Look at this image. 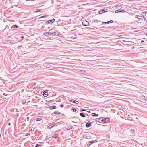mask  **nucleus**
<instances>
[{"label":"nucleus","instance_id":"nucleus-7","mask_svg":"<svg viewBox=\"0 0 147 147\" xmlns=\"http://www.w3.org/2000/svg\"><path fill=\"white\" fill-rule=\"evenodd\" d=\"M53 30H54L53 29H52L49 31L48 32L49 35H52V34H53Z\"/></svg>","mask_w":147,"mask_h":147},{"label":"nucleus","instance_id":"nucleus-23","mask_svg":"<svg viewBox=\"0 0 147 147\" xmlns=\"http://www.w3.org/2000/svg\"><path fill=\"white\" fill-rule=\"evenodd\" d=\"M41 11V10L38 9L36 11H34V12L37 13L38 12H40Z\"/></svg>","mask_w":147,"mask_h":147},{"label":"nucleus","instance_id":"nucleus-13","mask_svg":"<svg viewBox=\"0 0 147 147\" xmlns=\"http://www.w3.org/2000/svg\"><path fill=\"white\" fill-rule=\"evenodd\" d=\"M146 20L147 21V13H146L145 15V16L144 17Z\"/></svg>","mask_w":147,"mask_h":147},{"label":"nucleus","instance_id":"nucleus-22","mask_svg":"<svg viewBox=\"0 0 147 147\" xmlns=\"http://www.w3.org/2000/svg\"><path fill=\"white\" fill-rule=\"evenodd\" d=\"M109 21H108L107 22H103L102 23V24H109Z\"/></svg>","mask_w":147,"mask_h":147},{"label":"nucleus","instance_id":"nucleus-44","mask_svg":"<svg viewBox=\"0 0 147 147\" xmlns=\"http://www.w3.org/2000/svg\"><path fill=\"white\" fill-rule=\"evenodd\" d=\"M22 38H24V37H23V36H22Z\"/></svg>","mask_w":147,"mask_h":147},{"label":"nucleus","instance_id":"nucleus-45","mask_svg":"<svg viewBox=\"0 0 147 147\" xmlns=\"http://www.w3.org/2000/svg\"><path fill=\"white\" fill-rule=\"evenodd\" d=\"M96 22H98V20H96Z\"/></svg>","mask_w":147,"mask_h":147},{"label":"nucleus","instance_id":"nucleus-33","mask_svg":"<svg viewBox=\"0 0 147 147\" xmlns=\"http://www.w3.org/2000/svg\"><path fill=\"white\" fill-rule=\"evenodd\" d=\"M119 9L115 11V13H118L119 12Z\"/></svg>","mask_w":147,"mask_h":147},{"label":"nucleus","instance_id":"nucleus-37","mask_svg":"<svg viewBox=\"0 0 147 147\" xmlns=\"http://www.w3.org/2000/svg\"><path fill=\"white\" fill-rule=\"evenodd\" d=\"M109 23H112L113 22L112 20H110L109 21Z\"/></svg>","mask_w":147,"mask_h":147},{"label":"nucleus","instance_id":"nucleus-20","mask_svg":"<svg viewBox=\"0 0 147 147\" xmlns=\"http://www.w3.org/2000/svg\"><path fill=\"white\" fill-rule=\"evenodd\" d=\"M56 33H57V32H55V31H54V30H53V34H52V35H57V34Z\"/></svg>","mask_w":147,"mask_h":147},{"label":"nucleus","instance_id":"nucleus-21","mask_svg":"<svg viewBox=\"0 0 147 147\" xmlns=\"http://www.w3.org/2000/svg\"><path fill=\"white\" fill-rule=\"evenodd\" d=\"M130 131L131 133L132 134H133L135 132L134 130L133 129L131 130Z\"/></svg>","mask_w":147,"mask_h":147},{"label":"nucleus","instance_id":"nucleus-15","mask_svg":"<svg viewBox=\"0 0 147 147\" xmlns=\"http://www.w3.org/2000/svg\"><path fill=\"white\" fill-rule=\"evenodd\" d=\"M42 94H43L44 96L45 97H46V96H47V94H45V92L44 91H42Z\"/></svg>","mask_w":147,"mask_h":147},{"label":"nucleus","instance_id":"nucleus-30","mask_svg":"<svg viewBox=\"0 0 147 147\" xmlns=\"http://www.w3.org/2000/svg\"><path fill=\"white\" fill-rule=\"evenodd\" d=\"M80 111L81 112H82V111H86V110L83 109H80Z\"/></svg>","mask_w":147,"mask_h":147},{"label":"nucleus","instance_id":"nucleus-29","mask_svg":"<svg viewBox=\"0 0 147 147\" xmlns=\"http://www.w3.org/2000/svg\"><path fill=\"white\" fill-rule=\"evenodd\" d=\"M39 146H41L40 144H37L35 147H38Z\"/></svg>","mask_w":147,"mask_h":147},{"label":"nucleus","instance_id":"nucleus-6","mask_svg":"<svg viewBox=\"0 0 147 147\" xmlns=\"http://www.w3.org/2000/svg\"><path fill=\"white\" fill-rule=\"evenodd\" d=\"M141 98L142 100L144 101H146V98L143 95L141 96Z\"/></svg>","mask_w":147,"mask_h":147},{"label":"nucleus","instance_id":"nucleus-3","mask_svg":"<svg viewBox=\"0 0 147 147\" xmlns=\"http://www.w3.org/2000/svg\"><path fill=\"white\" fill-rule=\"evenodd\" d=\"M97 141L96 140H94L92 141H90L89 142V144H87V146H89L90 145H91L93 143L96 142Z\"/></svg>","mask_w":147,"mask_h":147},{"label":"nucleus","instance_id":"nucleus-8","mask_svg":"<svg viewBox=\"0 0 147 147\" xmlns=\"http://www.w3.org/2000/svg\"><path fill=\"white\" fill-rule=\"evenodd\" d=\"M72 127L70 125H68L67 126L66 128V129L67 130H69L72 128Z\"/></svg>","mask_w":147,"mask_h":147},{"label":"nucleus","instance_id":"nucleus-16","mask_svg":"<svg viewBox=\"0 0 147 147\" xmlns=\"http://www.w3.org/2000/svg\"><path fill=\"white\" fill-rule=\"evenodd\" d=\"M56 108V106H51L50 107V109H55Z\"/></svg>","mask_w":147,"mask_h":147},{"label":"nucleus","instance_id":"nucleus-24","mask_svg":"<svg viewBox=\"0 0 147 147\" xmlns=\"http://www.w3.org/2000/svg\"><path fill=\"white\" fill-rule=\"evenodd\" d=\"M58 136V135L57 134H56L55 135H54L53 136V138H57V137Z\"/></svg>","mask_w":147,"mask_h":147},{"label":"nucleus","instance_id":"nucleus-2","mask_svg":"<svg viewBox=\"0 0 147 147\" xmlns=\"http://www.w3.org/2000/svg\"><path fill=\"white\" fill-rule=\"evenodd\" d=\"M83 25L86 26L88 25L89 22L86 20H83L82 22Z\"/></svg>","mask_w":147,"mask_h":147},{"label":"nucleus","instance_id":"nucleus-10","mask_svg":"<svg viewBox=\"0 0 147 147\" xmlns=\"http://www.w3.org/2000/svg\"><path fill=\"white\" fill-rule=\"evenodd\" d=\"M119 9L120 10V11H119V12H125L126 11L125 10L123 9Z\"/></svg>","mask_w":147,"mask_h":147},{"label":"nucleus","instance_id":"nucleus-41","mask_svg":"<svg viewBox=\"0 0 147 147\" xmlns=\"http://www.w3.org/2000/svg\"><path fill=\"white\" fill-rule=\"evenodd\" d=\"M1 137V134H0V138Z\"/></svg>","mask_w":147,"mask_h":147},{"label":"nucleus","instance_id":"nucleus-1","mask_svg":"<svg viewBox=\"0 0 147 147\" xmlns=\"http://www.w3.org/2000/svg\"><path fill=\"white\" fill-rule=\"evenodd\" d=\"M107 119V121H108L109 120V119L108 118H107L106 119H105L103 120H100V118H97L96 119V120L100 123H104L106 121L105 120Z\"/></svg>","mask_w":147,"mask_h":147},{"label":"nucleus","instance_id":"nucleus-26","mask_svg":"<svg viewBox=\"0 0 147 147\" xmlns=\"http://www.w3.org/2000/svg\"><path fill=\"white\" fill-rule=\"evenodd\" d=\"M29 117H27V118H26V119H25V120L26 121H29Z\"/></svg>","mask_w":147,"mask_h":147},{"label":"nucleus","instance_id":"nucleus-9","mask_svg":"<svg viewBox=\"0 0 147 147\" xmlns=\"http://www.w3.org/2000/svg\"><path fill=\"white\" fill-rule=\"evenodd\" d=\"M71 102H72L74 103H75V104H78L79 103V102H78V101H75V100H72L71 101Z\"/></svg>","mask_w":147,"mask_h":147},{"label":"nucleus","instance_id":"nucleus-43","mask_svg":"<svg viewBox=\"0 0 147 147\" xmlns=\"http://www.w3.org/2000/svg\"><path fill=\"white\" fill-rule=\"evenodd\" d=\"M144 42V41L143 40H142L141 41V42Z\"/></svg>","mask_w":147,"mask_h":147},{"label":"nucleus","instance_id":"nucleus-4","mask_svg":"<svg viewBox=\"0 0 147 147\" xmlns=\"http://www.w3.org/2000/svg\"><path fill=\"white\" fill-rule=\"evenodd\" d=\"M107 11V10L106 9H103L102 10H100V11L99 12V13L100 14H101L103 13H104L105 12H106Z\"/></svg>","mask_w":147,"mask_h":147},{"label":"nucleus","instance_id":"nucleus-25","mask_svg":"<svg viewBox=\"0 0 147 147\" xmlns=\"http://www.w3.org/2000/svg\"><path fill=\"white\" fill-rule=\"evenodd\" d=\"M47 16V15H45L43 16H41V17H40L39 18V19H41V18H44V17H46Z\"/></svg>","mask_w":147,"mask_h":147},{"label":"nucleus","instance_id":"nucleus-40","mask_svg":"<svg viewBox=\"0 0 147 147\" xmlns=\"http://www.w3.org/2000/svg\"><path fill=\"white\" fill-rule=\"evenodd\" d=\"M8 125H11V123H9V124H8Z\"/></svg>","mask_w":147,"mask_h":147},{"label":"nucleus","instance_id":"nucleus-31","mask_svg":"<svg viewBox=\"0 0 147 147\" xmlns=\"http://www.w3.org/2000/svg\"><path fill=\"white\" fill-rule=\"evenodd\" d=\"M18 27L16 25H14L12 26V28H15Z\"/></svg>","mask_w":147,"mask_h":147},{"label":"nucleus","instance_id":"nucleus-5","mask_svg":"<svg viewBox=\"0 0 147 147\" xmlns=\"http://www.w3.org/2000/svg\"><path fill=\"white\" fill-rule=\"evenodd\" d=\"M91 123H90V122H87L86 124V127H89L91 125Z\"/></svg>","mask_w":147,"mask_h":147},{"label":"nucleus","instance_id":"nucleus-36","mask_svg":"<svg viewBox=\"0 0 147 147\" xmlns=\"http://www.w3.org/2000/svg\"><path fill=\"white\" fill-rule=\"evenodd\" d=\"M60 107H61L62 108L64 107V105L63 104H61L60 105Z\"/></svg>","mask_w":147,"mask_h":147},{"label":"nucleus","instance_id":"nucleus-35","mask_svg":"<svg viewBox=\"0 0 147 147\" xmlns=\"http://www.w3.org/2000/svg\"><path fill=\"white\" fill-rule=\"evenodd\" d=\"M72 38L76 39V36H72L71 37Z\"/></svg>","mask_w":147,"mask_h":147},{"label":"nucleus","instance_id":"nucleus-39","mask_svg":"<svg viewBox=\"0 0 147 147\" xmlns=\"http://www.w3.org/2000/svg\"><path fill=\"white\" fill-rule=\"evenodd\" d=\"M51 125H49V126H48V128L49 129H50V126Z\"/></svg>","mask_w":147,"mask_h":147},{"label":"nucleus","instance_id":"nucleus-28","mask_svg":"<svg viewBox=\"0 0 147 147\" xmlns=\"http://www.w3.org/2000/svg\"><path fill=\"white\" fill-rule=\"evenodd\" d=\"M55 113L56 114H61V113L57 111L55 112Z\"/></svg>","mask_w":147,"mask_h":147},{"label":"nucleus","instance_id":"nucleus-12","mask_svg":"<svg viewBox=\"0 0 147 147\" xmlns=\"http://www.w3.org/2000/svg\"><path fill=\"white\" fill-rule=\"evenodd\" d=\"M80 116H81V117H85V115L82 113H81L80 114Z\"/></svg>","mask_w":147,"mask_h":147},{"label":"nucleus","instance_id":"nucleus-14","mask_svg":"<svg viewBox=\"0 0 147 147\" xmlns=\"http://www.w3.org/2000/svg\"><path fill=\"white\" fill-rule=\"evenodd\" d=\"M43 34H44V35L47 36H48L49 35L48 32H44V33Z\"/></svg>","mask_w":147,"mask_h":147},{"label":"nucleus","instance_id":"nucleus-32","mask_svg":"<svg viewBox=\"0 0 147 147\" xmlns=\"http://www.w3.org/2000/svg\"><path fill=\"white\" fill-rule=\"evenodd\" d=\"M41 120V118H37L36 119V121H40Z\"/></svg>","mask_w":147,"mask_h":147},{"label":"nucleus","instance_id":"nucleus-27","mask_svg":"<svg viewBox=\"0 0 147 147\" xmlns=\"http://www.w3.org/2000/svg\"><path fill=\"white\" fill-rule=\"evenodd\" d=\"M71 110L72 111L74 112H76V109L74 108H73L71 109Z\"/></svg>","mask_w":147,"mask_h":147},{"label":"nucleus","instance_id":"nucleus-34","mask_svg":"<svg viewBox=\"0 0 147 147\" xmlns=\"http://www.w3.org/2000/svg\"><path fill=\"white\" fill-rule=\"evenodd\" d=\"M53 126H51V127H50V129L52 128L53 127V126L55 125V124H53Z\"/></svg>","mask_w":147,"mask_h":147},{"label":"nucleus","instance_id":"nucleus-38","mask_svg":"<svg viewBox=\"0 0 147 147\" xmlns=\"http://www.w3.org/2000/svg\"><path fill=\"white\" fill-rule=\"evenodd\" d=\"M49 23H50V22H49V21H46V24H49Z\"/></svg>","mask_w":147,"mask_h":147},{"label":"nucleus","instance_id":"nucleus-42","mask_svg":"<svg viewBox=\"0 0 147 147\" xmlns=\"http://www.w3.org/2000/svg\"><path fill=\"white\" fill-rule=\"evenodd\" d=\"M26 1H29V0H26Z\"/></svg>","mask_w":147,"mask_h":147},{"label":"nucleus","instance_id":"nucleus-18","mask_svg":"<svg viewBox=\"0 0 147 147\" xmlns=\"http://www.w3.org/2000/svg\"><path fill=\"white\" fill-rule=\"evenodd\" d=\"M49 21V22H52V23H53L55 21V19H53L52 20H50Z\"/></svg>","mask_w":147,"mask_h":147},{"label":"nucleus","instance_id":"nucleus-17","mask_svg":"<svg viewBox=\"0 0 147 147\" xmlns=\"http://www.w3.org/2000/svg\"><path fill=\"white\" fill-rule=\"evenodd\" d=\"M92 115L93 116H98V114H97L94 113H93L92 114Z\"/></svg>","mask_w":147,"mask_h":147},{"label":"nucleus","instance_id":"nucleus-19","mask_svg":"<svg viewBox=\"0 0 147 147\" xmlns=\"http://www.w3.org/2000/svg\"><path fill=\"white\" fill-rule=\"evenodd\" d=\"M137 18L138 19H142V17L141 16H137Z\"/></svg>","mask_w":147,"mask_h":147},{"label":"nucleus","instance_id":"nucleus-11","mask_svg":"<svg viewBox=\"0 0 147 147\" xmlns=\"http://www.w3.org/2000/svg\"><path fill=\"white\" fill-rule=\"evenodd\" d=\"M121 7V5H117V6H115V9H119V8Z\"/></svg>","mask_w":147,"mask_h":147}]
</instances>
